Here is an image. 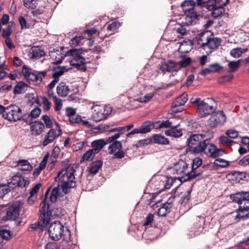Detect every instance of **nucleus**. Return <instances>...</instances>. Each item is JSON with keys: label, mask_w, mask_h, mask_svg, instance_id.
I'll use <instances>...</instances> for the list:
<instances>
[{"label": "nucleus", "mask_w": 249, "mask_h": 249, "mask_svg": "<svg viewBox=\"0 0 249 249\" xmlns=\"http://www.w3.org/2000/svg\"><path fill=\"white\" fill-rule=\"evenodd\" d=\"M225 12L224 7H221L220 5H216L215 7L212 11V16L214 18H217L221 16Z\"/></svg>", "instance_id": "obj_33"}, {"label": "nucleus", "mask_w": 249, "mask_h": 249, "mask_svg": "<svg viewBox=\"0 0 249 249\" xmlns=\"http://www.w3.org/2000/svg\"><path fill=\"white\" fill-rule=\"evenodd\" d=\"M213 163L215 165L221 167H226L229 165L228 161L222 159H217L215 160Z\"/></svg>", "instance_id": "obj_43"}, {"label": "nucleus", "mask_w": 249, "mask_h": 249, "mask_svg": "<svg viewBox=\"0 0 249 249\" xmlns=\"http://www.w3.org/2000/svg\"><path fill=\"white\" fill-rule=\"evenodd\" d=\"M212 33L209 31L202 32L199 33L198 37L197 38V44L201 46V44L204 42H207L212 36Z\"/></svg>", "instance_id": "obj_26"}, {"label": "nucleus", "mask_w": 249, "mask_h": 249, "mask_svg": "<svg viewBox=\"0 0 249 249\" xmlns=\"http://www.w3.org/2000/svg\"><path fill=\"white\" fill-rule=\"evenodd\" d=\"M44 129V124L39 121H35L34 124H31V129L33 134L36 135H40Z\"/></svg>", "instance_id": "obj_25"}, {"label": "nucleus", "mask_w": 249, "mask_h": 249, "mask_svg": "<svg viewBox=\"0 0 249 249\" xmlns=\"http://www.w3.org/2000/svg\"><path fill=\"white\" fill-rule=\"evenodd\" d=\"M226 134L228 136V137L232 139H235L238 136V132L234 129L228 130L227 131Z\"/></svg>", "instance_id": "obj_55"}, {"label": "nucleus", "mask_w": 249, "mask_h": 249, "mask_svg": "<svg viewBox=\"0 0 249 249\" xmlns=\"http://www.w3.org/2000/svg\"><path fill=\"white\" fill-rule=\"evenodd\" d=\"M233 201L239 204L235 219H245L249 214V192H238L231 196Z\"/></svg>", "instance_id": "obj_2"}, {"label": "nucleus", "mask_w": 249, "mask_h": 249, "mask_svg": "<svg viewBox=\"0 0 249 249\" xmlns=\"http://www.w3.org/2000/svg\"><path fill=\"white\" fill-rule=\"evenodd\" d=\"M82 38L83 37L81 36H76L71 40L70 43L72 45L77 46L80 44V41Z\"/></svg>", "instance_id": "obj_62"}, {"label": "nucleus", "mask_w": 249, "mask_h": 249, "mask_svg": "<svg viewBox=\"0 0 249 249\" xmlns=\"http://www.w3.org/2000/svg\"><path fill=\"white\" fill-rule=\"evenodd\" d=\"M238 164L240 165L245 166L249 164V154L246 155L242 159L239 160Z\"/></svg>", "instance_id": "obj_61"}, {"label": "nucleus", "mask_w": 249, "mask_h": 249, "mask_svg": "<svg viewBox=\"0 0 249 249\" xmlns=\"http://www.w3.org/2000/svg\"><path fill=\"white\" fill-rule=\"evenodd\" d=\"M119 27V23L116 21L112 22L107 26V30L110 32L109 35L113 34Z\"/></svg>", "instance_id": "obj_41"}, {"label": "nucleus", "mask_w": 249, "mask_h": 249, "mask_svg": "<svg viewBox=\"0 0 249 249\" xmlns=\"http://www.w3.org/2000/svg\"><path fill=\"white\" fill-rule=\"evenodd\" d=\"M152 143L161 145H167L169 144V140L163 136L159 134H154L149 139Z\"/></svg>", "instance_id": "obj_21"}, {"label": "nucleus", "mask_w": 249, "mask_h": 249, "mask_svg": "<svg viewBox=\"0 0 249 249\" xmlns=\"http://www.w3.org/2000/svg\"><path fill=\"white\" fill-rule=\"evenodd\" d=\"M65 57H66L65 54H63L58 50L55 52L52 53L51 57L54 60V61L53 62L54 64L57 65L60 64Z\"/></svg>", "instance_id": "obj_27"}, {"label": "nucleus", "mask_w": 249, "mask_h": 249, "mask_svg": "<svg viewBox=\"0 0 249 249\" xmlns=\"http://www.w3.org/2000/svg\"><path fill=\"white\" fill-rule=\"evenodd\" d=\"M191 190H188L181 196L180 200L178 201L181 205H185L188 203L191 197Z\"/></svg>", "instance_id": "obj_37"}, {"label": "nucleus", "mask_w": 249, "mask_h": 249, "mask_svg": "<svg viewBox=\"0 0 249 249\" xmlns=\"http://www.w3.org/2000/svg\"><path fill=\"white\" fill-rule=\"evenodd\" d=\"M41 111V109L39 107H36L32 110L29 115L32 119H36L39 116Z\"/></svg>", "instance_id": "obj_49"}, {"label": "nucleus", "mask_w": 249, "mask_h": 249, "mask_svg": "<svg viewBox=\"0 0 249 249\" xmlns=\"http://www.w3.org/2000/svg\"><path fill=\"white\" fill-rule=\"evenodd\" d=\"M188 30L184 26H180L177 29V32L181 36L188 34Z\"/></svg>", "instance_id": "obj_60"}, {"label": "nucleus", "mask_w": 249, "mask_h": 249, "mask_svg": "<svg viewBox=\"0 0 249 249\" xmlns=\"http://www.w3.org/2000/svg\"><path fill=\"white\" fill-rule=\"evenodd\" d=\"M32 58H41L45 55V52L38 47H33L32 48Z\"/></svg>", "instance_id": "obj_32"}, {"label": "nucleus", "mask_w": 249, "mask_h": 249, "mask_svg": "<svg viewBox=\"0 0 249 249\" xmlns=\"http://www.w3.org/2000/svg\"><path fill=\"white\" fill-rule=\"evenodd\" d=\"M242 53L243 52L242 51L241 49L239 48L233 49L230 52L231 55L234 58L239 57Z\"/></svg>", "instance_id": "obj_46"}, {"label": "nucleus", "mask_w": 249, "mask_h": 249, "mask_svg": "<svg viewBox=\"0 0 249 249\" xmlns=\"http://www.w3.org/2000/svg\"><path fill=\"white\" fill-rule=\"evenodd\" d=\"M221 44V39L217 37H211L207 41L201 44V47H208L210 49L213 50L218 48Z\"/></svg>", "instance_id": "obj_19"}, {"label": "nucleus", "mask_w": 249, "mask_h": 249, "mask_svg": "<svg viewBox=\"0 0 249 249\" xmlns=\"http://www.w3.org/2000/svg\"><path fill=\"white\" fill-rule=\"evenodd\" d=\"M10 191V189L5 185H0V198L3 197Z\"/></svg>", "instance_id": "obj_56"}, {"label": "nucleus", "mask_w": 249, "mask_h": 249, "mask_svg": "<svg viewBox=\"0 0 249 249\" xmlns=\"http://www.w3.org/2000/svg\"><path fill=\"white\" fill-rule=\"evenodd\" d=\"M228 66L230 68V71L231 72H234L239 67V60L237 61H230L228 64Z\"/></svg>", "instance_id": "obj_51"}, {"label": "nucleus", "mask_w": 249, "mask_h": 249, "mask_svg": "<svg viewBox=\"0 0 249 249\" xmlns=\"http://www.w3.org/2000/svg\"><path fill=\"white\" fill-rule=\"evenodd\" d=\"M91 145L101 150L106 145L105 141L104 139L94 140L91 142Z\"/></svg>", "instance_id": "obj_38"}, {"label": "nucleus", "mask_w": 249, "mask_h": 249, "mask_svg": "<svg viewBox=\"0 0 249 249\" xmlns=\"http://www.w3.org/2000/svg\"><path fill=\"white\" fill-rule=\"evenodd\" d=\"M42 184L40 183L36 184L31 190L30 192V195L32 196H35L36 195L38 192L40 187L41 186Z\"/></svg>", "instance_id": "obj_63"}, {"label": "nucleus", "mask_w": 249, "mask_h": 249, "mask_svg": "<svg viewBox=\"0 0 249 249\" xmlns=\"http://www.w3.org/2000/svg\"><path fill=\"white\" fill-rule=\"evenodd\" d=\"M160 70L163 72L165 71H177L178 69L177 65L173 60H168L161 64Z\"/></svg>", "instance_id": "obj_17"}, {"label": "nucleus", "mask_w": 249, "mask_h": 249, "mask_svg": "<svg viewBox=\"0 0 249 249\" xmlns=\"http://www.w3.org/2000/svg\"><path fill=\"white\" fill-rule=\"evenodd\" d=\"M216 0H207L205 8L208 11H212L217 5Z\"/></svg>", "instance_id": "obj_42"}, {"label": "nucleus", "mask_w": 249, "mask_h": 249, "mask_svg": "<svg viewBox=\"0 0 249 249\" xmlns=\"http://www.w3.org/2000/svg\"><path fill=\"white\" fill-rule=\"evenodd\" d=\"M12 33L11 29L10 27H7L2 31V36L3 38H10L9 36L11 35Z\"/></svg>", "instance_id": "obj_64"}, {"label": "nucleus", "mask_w": 249, "mask_h": 249, "mask_svg": "<svg viewBox=\"0 0 249 249\" xmlns=\"http://www.w3.org/2000/svg\"><path fill=\"white\" fill-rule=\"evenodd\" d=\"M188 164L184 160H180L177 162L174 166V174L180 176L178 177L177 179L180 181V178L186 177L187 174L189 172H187L188 169Z\"/></svg>", "instance_id": "obj_12"}, {"label": "nucleus", "mask_w": 249, "mask_h": 249, "mask_svg": "<svg viewBox=\"0 0 249 249\" xmlns=\"http://www.w3.org/2000/svg\"><path fill=\"white\" fill-rule=\"evenodd\" d=\"M103 165V161L101 160L94 161L90 165L89 172L90 174L95 175L98 172L99 169Z\"/></svg>", "instance_id": "obj_28"}, {"label": "nucleus", "mask_w": 249, "mask_h": 249, "mask_svg": "<svg viewBox=\"0 0 249 249\" xmlns=\"http://www.w3.org/2000/svg\"><path fill=\"white\" fill-rule=\"evenodd\" d=\"M185 14L186 15L185 18V23L188 26L196 24V21L200 18L193 11L188 12V14Z\"/></svg>", "instance_id": "obj_23"}, {"label": "nucleus", "mask_w": 249, "mask_h": 249, "mask_svg": "<svg viewBox=\"0 0 249 249\" xmlns=\"http://www.w3.org/2000/svg\"><path fill=\"white\" fill-rule=\"evenodd\" d=\"M152 121H145L143 122L139 128L141 134H145L150 132L151 129Z\"/></svg>", "instance_id": "obj_30"}, {"label": "nucleus", "mask_w": 249, "mask_h": 249, "mask_svg": "<svg viewBox=\"0 0 249 249\" xmlns=\"http://www.w3.org/2000/svg\"><path fill=\"white\" fill-rule=\"evenodd\" d=\"M27 86V85L23 82H18L14 88V93L15 94H18L24 92Z\"/></svg>", "instance_id": "obj_31"}, {"label": "nucleus", "mask_w": 249, "mask_h": 249, "mask_svg": "<svg viewBox=\"0 0 249 249\" xmlns=\"http://www.w3.org/2000/svg\"><path fill=\"white\" fill-rule=\"evenodd\" d=\"M75 178L74 172H71L70 175H67V181L62 180L61 181V189L64 194L69 193L71 189L76 187V182L73 181Z\"/></svg>", "instance_id": "obj_10"}, {"label": "nucleus", "mask_w": 249, "mask_h": 249, "mask_svg": "<svg viewBox=\"0 0 249 249\" xmlns=\"http://www.w3.org/2000/svg\"><path fill=\"white\" fill-rule=\"evenodd\" d=\"M70 91L69 86L65 82H60L56 87L57 93L60 97L67 96Z\"/></svg>", "instance_id": "obj_22"}, {"label": "nucleus", "mask_w": 249, "mask_h": 249, "mask_svg": "<svg viewBox=\"0 0 249 249\" xmlns=\"http://www.w3.org/2000/svg\"><path fill=\"white\" fill-rule=\"evenodd\" d=\"M219 142L221 144L225 146L232 145L233 143H235L233 141L229 139L228 137L224 135L219 138Z\"/></svg>", "instance_id": "obj_35"}, {"label": "nucleus", "mask_w": 249, "mask_h": 249, "mask_svg": "<svg viewBox=\"0 0 249 249\" xmlns=\"http://www.w3.org/2000/svg\"><path fill=\"white\" fill-rule=\"evenodd\" d=\"M53 102L55 104L54 109L55 111H59L62 107V100L57 97H53Z\"/></svg>", "instance_id": "obj_48"}, {"label": "nucleus", "mask_w": 249, "mask_h": 249, "mask_svg": "<svg viewBox=\"0 0 249 249\" xmlns=\"http://www.w3.org/2000/svg\"><path fill=\"white\" fill-rule=\"evenodd\" d=\"M70 173H67V168L62 169L58 172L57 176L55 177V181H59L61 179L64 180L65 178H67V175H70Z\"/></svg>", "instance_id": "obj_36"}, {"label": "nucleus", "mask_w": 249, "mask_h": 249, "mask_svg": "<svg viewBox=\"0 0 249 249\" xmlns=\"http://www.w3.org/2000/svg\"><path fill=\"white\" fill-rule=\"evenodd\" d=\"M196 2L194 0H185L181 4V7L185 14L193 11Z\"/></svg>", "instance_id": "obj_24"}, {"label": "nucleus", "mask_w": 249, "mask_h": 249, "mask_svg": "<svg viewBox=\"0 0 249 249\" xmlns=\"http://www.w3.org/2000/svg\"><path fill=\"white\" fill-rule=\"evenodd\" d=\"M24 6L27 8L34 9L36 7V2L34 0H24Z\"/></svg>", "instance_id": "obj_50"}, {"label": "nucleus", "mask_w": 249, "mask_h": 249, "mask_svg": "<svg viewBox=\"0 0 249 249\" xmlns=\"http://www.w3.org/2000/svg\"><path fill=\"white\" fill-rule=\"evenodd\" d=\"M174 119L173 118L172 120H166L164 121H162V122H160V126L161 128H169V127H172V126L173 125V124L174 123V121L173 120Z\"/></svg>", "instance_id": "obj_47"}, {"label": "nucleus", "mask_w": 249, "mask_h": 249, "mask_svg": "<svg viewBox=\"0 0 249 249\" xmlns=\"http://www.w3.org/2000/svg\"><path fill=\"white\" fill-rule=\"evenodd\" d=\"M200 139L195 146L194 149L192 150V153L203 152L208 156L213 158L222 156L225 153L224 150L218 148L213 144L210 143V140L206 135L203 134Z\"/></svg>", "instance_id": "obj_1"}, {"label": "nucleus", "mask_w": 249, "mask_h": 249, "mask_svg": "<svg viewBox=\"0 0 249 249\" xmlns=\"http://www.w3.org/2000/svg\"><path fill=\"white\" fill-rule=\"evenodd\" d=\"M231 179L237 183H239L241 180H247V174L245 172L233 171L229 174Z\"/></svg>", "instance_id": "obj_18"}, {"label": "nucleus", "mask_w": 249, "mask_h": 249, "mask_svg": "<svg viewBox=\"0 0 249 249\" xmlns=\"http://www.w3.org/2000/svg\"><path fill=\"white\" fill-rule=\"evenodd\" d=\"M64 226L58 221L51 223L49 227L48 232L50 238L53 241H58L63 235Z\"/></svg>", "instance_id": "obj_9"}, {"label": "nucleus", "mask_w": 249, "mask_h": 249, "mask_svg": "<svg viewBox=\"0 0 249 249\" xmlns=\"http://www.w3.org/2000/svg\"><path fill=\"white\" fill-rule=\"evenodd\" d=\"M12 235V232L9 230L0 229V236L3 239L8 240L11 238Z\"/></svg>", "instance_id": "obj_39"}, {"label": "nucleus", "mask_w": 249, "mask_h": 249, "mask_svg": "<svg viewBox=\"0 0 249 249\" xmlns=\"http://www.w3.org/2000/svg\"><path fill=\"white\" fill-rule=\"evenodd\" d=\"M178 102H179L183 106L188 100L187 94L183 93L180 96L176 98Z\"/></svg>", "instance_id": "obj_58"}, {"label": "nucleus", "mask_w": 249, "mask_h": 249, "mask_svg": "<svg viewBox=\"0 0 249 249\" xmlns=\"http://www.w3.org/2000/svg\"><path fill=\"white\" fill-rule=\"evenodd\" d=\"M46 201L45 198L40 203V216L37 223L38 228L41 231L47 228L50 222L52 213V210L49 208L50 205L48 204L46 206Z\"/></svg>", "instance_id": "obj_6"}, {"label": "nucleus", "mask_w": 249, "mask_h": 249, "mask_svg": "<svg viewBox=\"0 0 249 249\" xmlns=\"http://www.w3.org/2000/svg\"><path fill=\"white\" fill-rule=\"evenodd\" d=\"M209 67L211 70L212 73L218 72L223 69L222 66L217 63L211 64Z\"/></svg>", "instance_id": "obj_44"}, {"label": "nucleus", "mask_w": 249, "mask_h": 249, "mask_svg": "<svg viewBox=\"0 0 249 249\" xmlns=\"http://www.w3.org/2000/svg\"><path fill=\"white\" fill-rule=\"evenodd\" d=\"M178 198L175 196H172L159 209L158 214L159 216L165 217L171 212V208L174 206V203Z\"/></svg>", "instance_id": "obj_11"}, {"label": "nucleus", "mask_w": 249, "mask_h": 249, "mask_svg": "<svg viewBox=\"0 0 249 249\" xmlns=\"http://www.w3.org/2000/svg\"><path fill=\"white\" fill-rule=\"evenodd\" d=\"M42 119L43 120L46 127L51 128L53 127V122L48 115L42 116Z\"/></svg>", "instance_id": "obj_52"}, {"label": "nucleus", "mask_w": 249, "mask_h": 249, "mask_svg": "<svg viewBox=\"0 0 249 249\" xmlns=\"http://www.w3.org/2000/svg\"><path fill=\"white\" fill-rule=\"evenodd\" d=\"M89 53L87 55V59L89 60L87 62H90L91 61H96L100 57L99 54L97 53H91L90 51H89Z\"/></svg>", "instance_id": "obj_57"}, {"label": "nucleus", "mask_w": 249, "mask_h": 249, "mask_svg": "<svg viewBox=\"0 0 249 249\" xmlns=\"http://www.w3.org/2000/svg\"><path fill=\"white\" fill-rule=\"evenodd\" d=\"M47 71H36V72H31L25 78L28 80H30L33 82H36L37 84H40L43 79L46 75Z\"/></svg>", "instance_id": "obj_15"}, {"label": "nucleus", "mask_w": 249, "mask_h": 249, "mask_svg": "<svg viewBox=\"0 0 249 249\" xmlns=\"http://www.w3.org/2000/svg\"><path fill=\"white\" fill-rule=\"evenodd\" d=\"M202 163V160L199 157H196L194 159L192 164V170L188 172L186 177L180 178V181L181 182H185L187 181L192 180L197 177H198L202 174L203 171L202 170L196 171V169L199 167Z\"/></svg>", "instance_id": "obj_8"}, {"label": "nucleus", "mask_w": 249, "mask_h": 249, "mask_svg": "<svg viewBox=\"0 0 249 249\" xmlns=\"http://www.w3.org/2000/svg\"><path fill=\"white\" fill-rule=\"evenodd\" d=\"M23 203L21 200H17L7 207L5 210V215L1 217L0 222L3 223L8 221L15 222L16 226H18L21 223V220H18L20 212L22 208Z\"/></svg>", "instance_id": "obj_3"}, {"label": "nucleus", "mask_w": 249, "mask_h": 249, "mask_svg": "<svg viewBox=\"0 0 249 249\" xmlns=\"http://www.w3.org/2000/svg\"><path fill=\"white\" fill-rule=\"evenodd\" d=\"M59 133L56 134V132L54 129H51L45 136L44 141L42 142L43 146H47L48 144L52 143L56 138L59 137L62 133L61 130L59 129Z\"/></svg>", "instance_id": "obj_16"}, {"label": "nucleus", "mask_w": 249, "mask_h": 249, "mask_svg": "<svg viewBox=\"0 0 249 249\" xmlns=\"http://www.w3.org/2000/svg\"><path fill=\"white\" fill-rule=\"evenodd\" d=\"M81 54L85 55L82 49H71L65 54V56L71 57L69 60L71 66L74 67L77 69L82 71H85L87 68L85 65L87 63L86 59Z\"/></svg>", "instance_id": "obj_5"}, {"label": "nucleus", "mask_w": 249, "mask_h": 249, "mask_svg": "<svg viewBox=\"0 0 249 249\" xmlns=\"http://www.w3.org/2000/svg\"><path fill=\"white\" fill-rule=\"evenodd\" d=\"M154 214L150 213H148V215L145 218V222H144L143 225L146 226L151 224L154 220Z\"/></svg>", "instance_id": "obj_59"}, {"label": "nucleus", "mask_w": 249, "mask_h": 249, "mask_svg": "<svg viewBox=\"0 0 249 249\" xmlns=\"http://www.w3.org/2000/svg\"><path fill=\"white\" fill-rule=\"evenodd\" d=\"M122 147V144L121 142L118 141H114L108 147V149L110 150L109 153L110 154H112L117 150H120Z\"/></svg>", "instance_id": "obj_34"}, {"label": "nucleus", "mask_w": 249, "mask_h": 249, "mask_svg": "<svg viewBox=\"0 0 249 249\" xmlns=\"http://www.w3.org/2000/svg\"><path fill=\"white\" fill-rule=\"evenodd\" d=\"M191 62V59L190 57H187V58H186L183 60L179 61L177 63H176L178 70L181 68L186 67L187 66L190 65Z\"/></svg>", "instance_id": "obj_40"}, {"label": "nucleus", "mask_w": 249, "mask_h": 249, "mask_svg": "<svg viewBox=\"0 0 249 249\" xmlns=\"http://www.w3.org/2000/svg\"><path fill=\"white\" fill-rule=\"evenodd\" d=\"M30 183V181L28 178L20 176V179L19 181L18 187H25L28 186Z\"/></svg>", "instance_id": "obj_53"}, {"label": "nucleus", "mask_w": 249, "mask_h": 249, "mask_svg": "<svg viewBox=\"0 0 249 249\" xmlns=\"http://www.w3.org/2000/svg\"><path fill=\"white\" fill-rule=\"evenodd\" d=\"M42 101L43 105V109L45 111L48 110L51 107V103L45 96L42 97Z\"/></svg>", "instance_id": "obj_54"}, {"label": "nucleus", "mask_w": 249, "mask_h": 249, "mask_svg": "<svg viewBox=\"0 0 249 249\" xmlns=\"http://www.w3.org/2000/svg\"><path fill=\"white\" fill-rule=\"evenodd\" d=\"M191 102L197 107L200 117H204L213 113L216 108L215 102L210 98H207L203 101L200 98H196L195 100L191 99Z\"/></svg>", "instance_id": "obj_4"}, {"label": "nucleus", "mask_w": 249, "mask_h": 249, "mask_svg": "<svg viewBox=\"0 0 249 249\" xmlns=\"http://www.w3.org/2000/svg\"><path fill=\"white\" fill-rule=\"evenodd\" d=\"M179 125V122H178L173 125L170 129L166 130L165 131V135L175 138L181 137L182 135V130L181 129H177Z\"/></svg>", "instance_id": "obj_20"}, {"label": "nucleus", "mask_w": 249, "mask_h": 249, "mask_svg": "<svg viewBox=\"0 0 249 249\" xmlns=\"http://www.w3.org/2000/svg\"><path fill=\"white\" fill-rule=\"evenodd\" d=\"M203 134H191L187 139L186 144L188 146L189 151L192 153V150L194 149L195 146L199 140H201Z\"/></svg>", "instance_id": "obj_14"}, {"label": "nucleus", "mask_w": 249, "mask_h": 249, "mask_svg": "<svg viewBox=\"0 0 249 249\" xmlns=\"http://www.w3.org/2000/svg\"><path fill=\"white\" fill-rule=\"evenodd\" d=\"M204 8L201 6L197 5L195 3L194 9H193V11L196 14L199 18H202L203 15V12L204 11Z\"/></svg>", "instance_id": "obj_45"}, {"label": "nucleus", "mask_w": 249, "mask_h": 249, "mask_svg": "<svg viewBox=\"0 0 249 249\" xmlns=\"http://www.w3.org/2000/svg\"><path fill=\"white\" fill-rule=\"evenodd\" d=\"M226 120L225 113L223 111H219L216 113L215 116H212L210 119V125L214 127L219 124H223Z\"/></svg>", "instance_id": "obj_13"}, {"label": "nucleus", "mask_w": 249, "mask_h": 249, "mask_svg": "<svg viewBox=\"0 0 249 249\" xmlns=\"http://www.w3.org/2000/svg\"><path fill=\"white\" fill-rule=\"evenodd\" d=\"M66 67L57 66L53 70V77H55L59 80L60 76L62 75L65 71H67Z\"/></svg>", "instance_id": "obj_29"}, {"label": "nucleus", "mask_w": 249, "mask_h": 249, "mask_svg": "<svg viewBox=\"0 0 249 249\" xmlns=\"http://www.w3.org/2000/svg\"><path fill=\"white\" fill-rule=\"evenodd\" d=\"M22 117L21 109L18 106L11 105L5 107L3 117L10 122L20 120Z\"/></svg>", "instance_id": "obj_7"}]
</instances>
